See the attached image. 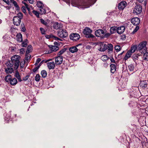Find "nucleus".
Returning a JSON list of instances; mask_svg holds the SVG:
<instances>
[{
	"label": "nucleus",
	"instance_id": "obj_1",
	"mask_svg": "<svg viewBox=\"0 0 148 148\" xmlns=\"http://www.w3.org/2000/svg\"><path fill=\"white\" fill-rule=\"evenodd\" d=\"M11 61H10L7 63L6 64L8 67H11L13 65L15 69H17L19 66L20 60L21 57L19 56L15 55L11 57Z\"/></svg>",
	"mask_w": 148,
	"mask_h": 148
},
{
	"label": "nucleus",
	"instance_id": "obj_2",
	"mask_svg": "<svg viewBox=\"0 0 148 148\" xmlns=\"http://www.w3.org/2000/svg\"><path fill=\"white\" fill-rule=\"evenodd\" d=\"M23 17V15L22 13H18L16 16H14L13 18V23L14 25L18 26L20 25L21 20Z\"/></svg>",
	"mask_w": 148,
	"mask_h": 148
},
{
	"label": "nucleus",
	"instance_id": "obj_3",
	"mask_svg": "<svg viewBox=\"0 0 148 148\" xmlns=\"http://www.w3.org/2000/svg\"><path fill=\"white\" fill-rule=\"evenodd\" d=\"M92 32V30L90 29V28L86 27L84 29L83 31V33L85 35L86 38L94 39L95 37L91 34Z\"/></svg>",
	"mask_w": 148,
	"mask_h": 148
},
{
	"label": "nucleus",
	"instance_id": "obj_4",
	"mask_svg": "<svg viewBox=\"0 0 148 148\" xmlns=\"http://www.w3.org/2000/svg\"><path fill=\"white\" fill-rule=\"evenodd\" d=\"M147 44L146 41H143L140 43L137 47V49L140 51H142L144 53L147 51L146 45Z\"/></svg>",
	"mask_w": 148,
	"mask_h": 148
},
{
	"label": "nucleus",
	"instance_id": "obj_5",
	"mask_svg": "<svg viewBox=\"0 0 148 148\" xmlns=\"http://www.w3.org/2000/svg\"><path fill=\"white\" fill-rule=\"evenodd\" d=\"M58 34L61 38H65L68 36V33L65 30L60 29L58 31Z\"/></svg>",
	"mask_w": 148,
	"mask_h": 148
},
{
	"label": "nucleus",
	"instance_id": "obj_6",
	"mask_svg": "<svg viewBox=\"0 0 148 148\" xmlns=\"http://www.w3.org/2000/svg\"><path fill=\"white\" fill-rule=\"evenodd\" d=\"M106 32V30H103L102 29H99L97 30L95 32L96 36L98 37H101L103 36L105 33Z\"/></svg>",
	"mask_w": 148,
	"mask_h": 148
},
{
	"label": "nucleus",
	"instance_id": "obj_7",
	"mask_svg": "<svg viewBox=\"0 0 148 148\" xmlns=\"http://www.w3.org/2000/svg\"><path fill=\"white\" fill-rule=\"evenodd\" d=\"M142 8L140 5L136 6L133 10V12L136 14H140L142 12Z\"/></svg>",
	"mask_w": 148,
	"mask_h": 148
},
{
	"label": "nucleus",
	"instance_id": "obj_8",
	"mask_svg": "<svg viewBox=\"0 0 148 148\" xmlns=\"http://www.w3.org/2000/svg\"><path fill=\"white\" fill-rule=\"evenodd\" d=\"M70 38L71 40L76 41L80 38V36L78 34L73 33L70 35Z\"/></svg>",
	"mask_w": 148,
	"mask_h": 148
},
{
	"label": "nucleus",
	"instance_id": "obj_9",
	"mask_svg": "<svg viewBox=\"0 0 148 148\" xmlns=\"http://www.w3.org/2000/svg\"><path fill=\"white\" fill-rule=\"evenodd\" d=\"M139 85L140 87L142 89L147 88L148 87V81L146 80L141 81Z\"/></svg>",
	"mask_w": 148,
	"mask_h": 148
},
{
	"label": "nucleus",
	"instance_id": "obj_10",
	"mask_svg": "<svg viewBox=\"0 0 148 148\" xmlns=\"http://www.w3.org/2000/svg\"><path fill=\"white\" fill-rule=\"evenodd\" d=\"M62 56H57L55 58V62L56 64L59 65L61 64L63 61Z\"/></svg>",
	"mask_w": 148,
	"mask_h": 148
},
{
	"label": "nucleus",
	"instance_id": "obj_11",
	"mask_svg": "<svg viewBox=\"0 0 148 148\" xmlns=\"http://www.w3.org/2000/svg\"><path fill=\"white\" fill-rule=\"evenodd\" d=\"M140 20L138 18H134L132 19L131 22L134 25H137L140 23Z\"/></svg>",
	"mask_w": 148,
	"mask_h": 148
},
{
	"label": "nucleus",
	"instance_id": "obj_12",
	"mask_svg": "<svg viewBox=\"0 0 148 148\" xmlns=\"http://www.w3.org/2000/svg\"><path fill=\"white\" fill-rule=\"evenodd\" d=\"M125 29V27L124 26L117 27V32L119 34H121L124 32Z\"/></svg>",
	"mask_w": 148,
	"mask_h": 148
},
{
	"label": "nucleus",
	"instance_id": "obj_13",
	"mask_svg": "<svg viewBox=\"0 0 148 148\" xmlns=\"http://www.w3.org/2000/svg\"><path fill=\"white\" fill-rule=\"evenodd\" d=\"M127 3L125 1H122L119 4L118 8L120 10H123L125 7Z\"/></svg>",
	"mask_w": 148,
	"mask_h": 148
},
{
	"label": "nucleus",
	"instance_id": "obj_14",
	"mask_svg": "<svg viewBox=\"0 0 148 148\" xmlns=\"http://www.w3.org/2000/svg\"><path fill=\"white\" fill-rule=\"evenodd\" d=\"M79 45H77L76 46H73L70 47L69 49V51L72 53H74L77 52L78 49L76 47L78 46Z\"/></svg>",
	"mask_w": 148,
	"mask_h": 148
},
{
	"label": "nucleus",
	"instance_id": "obj_15",
	"mask_svg": "<svg viewBox=\"0 0 148 148\" xmlns=\"http://www.w3.org/2000/svg\"><path fill=\"white\" fill-rule=\"evenodd\" d=\"M110 71L111 73H114L116 71V67L115 64H112L110 65Z\"/></svg>",
	"mask_w": 148,
	"mask_h": 148
},
{
	"label": "nucleus",
	"instance_id": "obj_16",
	"mask_svg": "<svg viewBox=\"0 0 148 148\" xmlns=\"http://www.w3.org/2000/svg\"><path fill=\"white\" fill-rule=\"evenodd\" d=\"M24 0L25 1H23L22 2V3L23 4H24L25 5V7L27 8V10L28 11L29 14L30 15H31L32 13H31V12H30L31 9L29 7V5H28L26 3L27 0ZM28 0L29 1V0Z\"/></svg>",
	"mask_w": 148,
	"mask_h": 148
},
{
	"label": "nucleus",
	"instance_id": "obj_17",
	"mask_svg": "<svg viewBox=\"0 0 148 148\" xmlns=\"http://www.w3.org/2000/svg\"><path fill=\"white\" fill-rule=\"evenodd\" d=\"M55 66V64L53 62H50L47 63L48 67L50 69H53L54 68Z\"/></svg>",
	"mask_w": 148,
	"mask_h": 148
},
{
	"label": "nucleus",
	"instance_id": "obj_18",
	"mask_svg": "<svg viewBox=\"0 0 148 148\" xmlns=\"http://www.w3.org/2000/svg\"><path fill=\"white\" fill-rule=\"evenodd\" d=\"M108 49L107 46L106 44H103L100 45V47L99 50L101 51H104Z\"/></svg>",
	"mask_w": 148,
	"mask_h": 148
},
{
	"label": "nucleus",
	"instance_id": "obj_19",
	"mask_svg": "<svg viewBox=\"0 0 148 148\" xmlns=\"http://www.w3.org/2000/svg\"><path fill=\"white\" fill-rule=\"evenodd\" d=\"M17 41L19 42L23 41L22 36L20 33H18L16 36Z\"/></svg>",
	"mask_w": 148,
	"mask_h": 148
},
{
	"label": "nucleus",
	"instance_id": "obj_20",
	"mask_svg": "<svg viewBox=\"0 0 148 148\" xmlns=\"http://www.w3.org/2000/svg\"><path fill=\"white\" fill-rule=\"evenodd\" d=\"M5 71L7 74L11 73L13 71V68L11 67H7L5 69Z\"/></svg>",
	"mask_w": 148,
	"mask_h": 148
},
{
	"label": "nucleus",
	"instance_id": "obj_21",
	"mask_svg": "<svg viewBox=\"0 0 148 148\" xmlns=\"http://www.w3.org/2000/svg\"><path fill=\"white\" fill-rule=\"evenodd\" d=\"M11 85L12 86L16 85L17 83V79L15 78H12L10 82Z\"/></svg>",
	"mask_w": 148,
	"mask_h": 148
},
{
	"label": "nucleus",
	"instance_id": "obj_22",
	"mask_svg": "<svg viewBox=\"0 0 148 148\" xmlns=\"http://www.w3.org/2000/svg\"><path fill=\"white\" fill-rule=\"evenodd\" d=\"M49 47L50 49L52 51H56L59 49V48L58 46L55 45H51L50 47Z\"/></svg>",
	"mask_w": 148,
	"mask_h": 148
},
{
	"label": "nucleus",
	"instance_id": "obj_23",
	"mask_svg": "<svg viewBox=\"0 0 148 148\" xmlns=\"http://www.w3.org/2000/svg\"><path fill=\"white\" fill-rule=\"evenodd\" d=\"M15 76L17 78L18 81L20 82H21L22 80L21 79V76L20 75L18 71H16L15 74Z\"/></svg>",
	"mask_w": 148,
	"mask_h": 148
},
{
	"label": "nucleus",
	"instance_id": "obj_24",
	"mask_svg": "<svg viewBox=\"0 0 148 148\" xmlns=\"http://www.w3.org/2000/svg\"><path fill=\"white\" fill-rule=\"evenodd\" d=\"M132 53V52H131V51H128L124 57V59L125 60H127L130 57Z\"/></svg>",
	"mask_w": 148,
	"mask_h": 148
},
{
	"label": "nucleus",
	"instance_id": "obj_25",
	"mask_svg": "<svg viewBox=\"0 0 148 148\" xmlns=\"http://www.w3.org/2000/svg\"><path fill=\"white\" fill-rule=\"evenodd\" d=\"M101 59L103 62H106L109 60V57L108 56L106 55H103L101 57Z\"/></svg>",
	"mask_w": 148,
	"mask_h": 148
},
{
	"label": "nucleus",
	"instance_id": "obj_26",
	"mask_svg": "<svg viewBox=\"0 0 148 148\" xmlns=\"http://www.w3.org/2000/svg\"><path fill=\"white\" fill-rule=\"evenodd\" d=\"M12 79L11 75H8L5 77V80L7 82H10Z\"/></svg>",
	"mask_w": 148,
	"mask_h": 148
},
{
	"label": "nucleus",
	"instance_id": "obj_27",
	"mask_svg": "<svg viewBox=\"0 0 148 148\" xmlns=\"http://www.w3.org/2000/svg\"><path fill=\"white\" fill-rule=\"evenodd\" d=\"M110 32L112 34L117 32V27H112L110 29Z\"/></svg>",
	"mask_w": 148,
	"mask_h": 148
},
{
	"label": "nucleus",
	"instance_id": "obj_28",
	"mask_svg": "<svg viewBox=\"0 0 148 148\" xmlns=\"http://www.w3.org/2000/svg\"><path fill=\"white\" fill-rule=\"evenodd\" d=\"M66 49L64 48L60 51L57 54V56H61L62 54L66 51Z\"/></svg>",
	"mask_w": 148,
	"mask_h": 148
},
{
	"label": "nucleus",
	"instance_id": "obj_29",
	"mask_svg": "<svg viewBox=\"0 0 148 148\" xmlns=\"http://www.w3.org/2000/svg\"><path fill=\"white\" fill-rule=\"evenodd\" d=\"M32 11L31 10V12H31L32 13V12L33 14H34L36 16L39 18V13H38V12L36 10H33L32 9ZM32 15H31V16H32V14H31Z\"/></svg>",
	"mask_w": 148,
	"mask_h": 148
},
{
	"label": "nucleus",
	"instance_id": "obj_30",
	"mask_svg": "<svg viewBox=\"0 0 148 148\" xmlns=\"http://www.w3.org/2000/svg\"><path fill=\"white\" fill-rule=\"evenodd\" d=\"M139 56V55L138 54H134L132 56V58L135 62L138 60Z\"/></svg>",
	"mask_w": 148,
	"mask_h": 148
},
{
	"label": "nucleus",
	"instance_id": "obj_31",
	"mask_svg": "<svg viewBox=\"0 0 148 148\" xmlns=\"http://www.w3.org/2000/svg\"><path fill=\"white\" fill-rule=\"evenodd\" d=\"M41 74L43 78L46 77L47 75V72L45 70H42L41 71Z\"/></svg>",
	"mask_w": 148,
	"mask_h": 148
},
{
	"label": "nucleus",
	"instance_id": "obj_32",
	"mask_svg": "<svg viewBox=\"0 0 148 148\" xmlns=\"http://www.w3.org/2000/svg\"><path fill=\"white\" fill-rule=\"evenodd\" d=\"M40 12V13L41 14H45L46 13V10L43 8V7L39 9Z\"/></svg>",
	"mask_w": 148,
	"mask_h": 148
},
{
	"label": "nucleus",
	"instance_id": "obj_33",
	"mask_svg": "<svg viewBox=\"0 0 148 148\" xmlns=\"http://www.w3.org/2000/svg\"><path fill=\"white\" fill-rule=\"evenodd\" d=\"M60 25L58 23H55L54 24L53 27L54 28L56 29H59L60 27Z\"/></svg>",
	"mask_w": 148,
	"mask_h": 148
},
{
	"label": "nucleus",
	"instance_id": "obj_34",
	"mask_svg": "<svg viewBox=\"0 0 148 148\" xmlns=\"http://www.w3.org/2000/svg\"><path fill=\"white\" fill-rule=\"evenodd\" d=\"M32 49V47L31 45H29L28 46L27 48V50L26 51L27 53H29L31 51Z\"/></svg>",
	"mask_w": 148,
	"mask_h": 148
},
{
	"label": "nucleus",
	"instance_id": "obj_35",
	"mask_svg": "<svg viewBox=\"0 0 148 148\" xmlns=\"http://www.w3.org/2000/svg\"><path fill=\"white\" fill-rule=\"evenodd\" d=\"M143 59L144 60L148 61V52H146L144 54Z\"/></svg>",
	"mask_w": 148,
	"mask_h": 148
},
{
	"label": "nucleus",
	"instance_id": "obj_36",
	"mask_svg": "<svg viewBox=\"0 0 148 148\" xmlns=\"http://www.w3.org/2000/svg\"><path fill=\"white\" fill-rule=\"evenodd\" d=\"M27 39H26L24 40V41H23L22 43V47H25L27 45Z\"/></svg>",
	"mask_w": 148,
	"mask_h": 148
},
{
	"label": "nucleus",
	"instance_id": "obj_37",
	"mask_svg": "<svg viewBox=\"0 0 148 148\" xmlns=\"http://www.w3.org/2000/svg\"><path fill=\"white\" fill-rule=\"evenodd\" d=\"M25 56V59L26 60L28 61L30 58L31 55L29 53H27L26 52Z\"/></svg>",
	"mask_w": 148,
	"mask_h": 148
},
{
	"label": "nucleus",
	"instance_id": "obj_38",
	"mask_svg": "<svg viewBox=\"0 0 148 148\" xmlns=\"http://www.w3.org/2000/svg\"><path fill=\"white\" fill-rule=\"evenodd\" d=\"M37 7H38L39 9L43 7V4L40 1H39L37 3Z\"/></svg>",
	"mask_w": 148,
	"mask_h": 148
},
{
	"label": "nucleus",
	"instance_id": "obj_39",
	"mask_svg": "<svg viewBox=\"0 0 148 148\" xmlns=\"http://www.w3.org/2000/svg\"><path fill=\"white\" fill-rule=\"evenodd\" d=\"M40 76L38 74H36L35 77V80L37 82H38L40 79Z\"/></svg>",
	"mask_w": 148,
	"mask_h": 148
},
{
	"label": "nucleus",
	"instance_id": "obj_40",
	"mask_svg": "<svg viewBox=\"0 0 148 148\" xmlns=\"http://www.w3.org/2000/svg\"><path fill=\"white\" fill-rule=\"evenodd\" d=\"M108 50L110 51H112L113 49V46L111 44H109L108 45Z\"/></svg>",
	"mask_w": 148,
	"mask_h": 148
},
{
	"label": "nucleus",
	"instance_id": "obj_41",
	"mask_svg": "<svg viewBox=\"0 0 148 148\" xmlns=\"http://www.w3.org/2000/svg\"><path fill=\"white\" fill-rule=\"evenodd\" d=\"M21 30L23 32H25L26 30V29H25L24 24L23 23L21 24Z\"/></svg>",
	"mask_w": 148,
	"mask_h": 148
},
{
	"label": "nucleus",
	"instance_id": "obj_42",
	"mask_svg": "<svg viewBox=\"0 0 148 148\" xmlns=\"http://www.w3.org/2000/svg\"><path fill=\"white\" fill-rule=\"evenodd\" d=\"M114 49L116 52H118L121 50V47L119 45H116L115 46Z\"/></svg>",
	"mask_w": 148,
	"mask_h": 148
},
{
	"label": "nucleus",
	"instance_id": "obj_43",
	"mask_svg": "<svg viewBox=\"0 0 148 148\" xmlns=\"http://www.w3.org/2000/svg\"><path fill=\"white\" fill-rule=\"evenodd\" d=\"M12 3L16 9V10H19L20 8L18 5H17V2L16 1H14Z\"/></svg>",
	"mask_w": 148,
	"mask_h": 148
},
{
	"label": "nucleus",
	"instance_id": "obj_44",
	"mask_svg": "<svg viewBox=\"0 0 148 148\" xmlns=\"http://www.w3.org/2000/svg\"><path fill=\"white\" fill-rule=\"evenodd\" d=\"M128 67L130 71H132L134 69V66L132 64H131L128 66Z\"/></svg>",
	"mask_w": 148,
	"mask_h": 148
},
{
	"label": "nucleus",
	"instance_id": "obj_45",
	"mask_svg": "<svg viewBox=\"0 0 148 148\" xmlns=\"http://www.w3.org/2000/svg\"><path fill=\"white\" fill-rule=\"evenodd\" d=\"M139 27L138 26H136L135 28L134 29L133 31L132 32V33L133 34H134L135 32H136L139 29Z\"/></svg>",
	"mask_w": 148,
	"mask_h": 148
},
{
	"label": "nucleus",
	"instance_id": "obj_46",
	"mask_svg": "<svg viewBox=\"0 0 148 148\" xmlns=\"http://www.w3.org/2000/svg\"><path fill=\"white\" fill-rule=\"evenodd\" d=\"M40 29L42 34H45V31L43 28L41 27Z\"/></svg>",
	"mask_w": 148,
	"mask_h": 148
},
{
	"label": "nucleus",
	"instance_id": "obj_47",
	"mask_svg": "<svg viewBox=\"0 0 148 148\" xmlns=\"http://www.w3.org/2000/svg\"><path fill=\"white\" fill-rule=\"evenodd\" d=\"M40 21L41 23L42 24L45 25H47V22L45 21L42 18L40 19Z\"/></svg>",
	"mask_w": 148,
	"mask_h": 148
},
{
	"label": "nucleus",
	"instance_id": "obj_48",
	"mask_svg": "<svg viewBox=\"0 0 148 148\" xmlns=\"http://www.w3.org/2000/svg\"><path fill=\"white\" fill-rule=\"evenodd\" d=\"M40 65H39L33 69V72H35L40 67Z\"/></svg>",
	"mask_w": 148,
	"mask_h": 148
},
{
	"label": "nucleus",
	"instance_id": "obj_49",
	"mask_svg": "<svg viewBox=\"0 0 148 148\" xmlns=\"http://www.w3.org/2000/svg\"><path fill=\"white\" fill-rule=\"evenodd\" d=\"M112 34L110 33H105V34H104V36L106 38H108Z\"/></svg>",
	"mask_w": 148,
	"mask_h": 148
},
{
	"label": "nucleus",
	"instance_id": "obj_50",
	"mask_svg": "<svg viewBox=\"0 0 148 148\" xmlns=\"http://www.w3.org/2000/svg\"><path fill=\"white\" fill-rule=\"evenodd\" d=\"M53 35H46L45 36V37L47 39L49 38H53Z\"/></svg>",
	"mask_w": 148,
	"mask_h": 148
},
{
	"label": "nucleus",
	"instance_id": "obj_51",
	"mask_svg": "<svg viewBox=\"0 0 148 148\" xmlns=\"http://www.w3.org/2000/svg\"><path fill=\"white\" fill-rule=\"evenodd\" d=\"M53 38L54 40H60V41L62 40H61V39H60V38H58V37H56L54 36H53Z\"/></svg>",
	"mask_w": 148,
	"mask_h": 148
},
{
	"label": "nucleus",
	"instance_id": "obj_52",
	"mask_svg": "<svg viewBox=\"0 0 148 148\" xmlns=\"http://www.w3.org/2000/svg\"><path fill=\"white\" fill-rule=\"evenodd\" d=\"M29 77V75H26L25 77L23 78V80L24 81H27Z\"/></svg>",
	"mask_w": 148,
	"mask_h": 148
},
{
	"label": "nucleus",
	"instance_id": "obj_53",
	"mask_svg": "<svg viewBox=\"0 0 148 148\" xmlns=\"http://www.w3.org/2000/svg\"><path fill=\"white\" fill-rule=\"evenodd\" d=\"M41 60L40 58H38L36 61L35 65H36L37 64L41 61Z\"/></svg>",
	"mask_w": 148,
	"mask_h": 148
},
{
	"label": "nucleus",
	"instance_id": "obj_54",
	"mask_svg": "<svg viewBox=\"0 0 148 148\" xmlns=\"http://www.w3.org/2000/svg\"><path fill=\"white\" fill-rule=\"evenodd\" d=\"M26 8H27L25 7L24 6H22V10L23 12L25 13V12H26Z\"/></svg>",
	"mask_w": 148,
	"mask_h": 148
},
{
	"label": "nucleus",
	"instance_id": "obj_55",
	"mask_svg": "<svg viewBox=\"0 0 148 148\" xmlns=\"http://www.w3.org/2000/svg\"><path fill=\"white\" fill-rule=\"evenodd\" d=\"M25 61L23 62H23H21L20 63V67L21 68H23L24 66Z\"/></svg>",
	"mask_w": 148,
	"mask_h": 148
},
{
	"label": "nucleus",
	"instance_id": "obj_56",
	"mask_svg": "<svg viewBox=\"0 0 148 148\" xmlns=\"http://www.w3.org/2000/svg\"><path fill=\"white\" fill-rule=\"evenodd\" d=\"M135 51V48L134 47H132L131 48V49L129 51H131V52L132 53L134 52Z\"/></svg>",
	"mask_w": 148,
	"mask_h": 148
},
{
	"label": "nucleus",
	"instance_id": "obj_57",
	"mask_svg": "<svg viewBox=\"0 0 148 148\" xmlns=\"http://www.w3.org/2000/svg\"><path fill=\"white\" fill-rule=\"evenodd\" d=\"M108 66V64L107 62H105L103 63V66L104 67L106 68Z\"/></svg>",
	"mask_w": 148,
	"mask_h": 148
},
{
	"label": "nucleus",
	"instance_id": "obj_58",
	"mask_svg": "<svg viewBox=\"0 0 148 148\" xmlns=\"http://www.w3.org/2000/svg\"><path fill=\"white\" fill-rule=\"evenodd\" d=\"M25 52V50L24 48H22L20 49V53L21 54H23Z\"/></svg>",
	"mask_w": 148,
	"mask_h": 148
},
{
	"label": "nucleus",
	"instance_id": "obj_59",
	"mask_svg": "<svg viewBox=\"0 0 148 148\" xmlns=\"http://www.w3.org/2000/svg\"><path fill=\"white\" fill-rule=\"evenodd\" d=\"M111 62H112L115 63V62L113 58H110Z\"/></svg>",
	"mask_w": 148,
	"mask_h": 148
},
{
	"label": "nucleus",
	"instance_id": "obj_60",
	"mask_svg": "<svg viewBox=\"0 0 148 148\" xmlns=\"http://www.w3.org/2000/svg\"><path fill=\"white\" fill-rule=\"evenodd\" d=\"M3 1H4L7 4H9V0H3Z\"/></svg>",
	"mask_w": 148,
	"mask_h": 148
},
{
	"label": "nucleus",
	"instance_id": "obj_61",
	"mask_svg": "<svg viewBox=\"0 0 148 148\" xmlns=\"http://www.w3.org/2000/svg\"><path fill=\"white\" fill-rule=\"evenodd\" d=\"M54 45H59V43L57 42H54Z\"/></svg>",
	"mask_w": 148,
	"mask_h": 148
},
{
	"label": "nucleus",
	"instance_id": "obj_62",
	"mask_svg": "<svg viewBox=\"0 0 148 148\" xmlns=\"http://www.w3.org/2000/svg\"><path fill=\"white\" fill-rule=\"evenodd\" d=\"M29 2L31 4H33L34 3V0H29Z\"/></svg>",
	"mask_w": 148,
	"mask_h": 148
},
{
	"label": "nucleus",
	"instance_id": "obj_63",
	"mask_svg": "<svg viewBox=\"0 0 148 148\" xmlns=\"http://www.w3.org/2000/svg\"><path fill=\"white\" fill-rule=\"evenodd\" d=\"M14 29H15V28H14V27H12L11 28V30H11V32H13V30H14Z\"/></svg>",
	"mask_w": 148,
	"mask_h": 148
},
{
	"label": "nucleus",
	"instance_id": "obj_64",
	"mask_svg": "<svg viewBox=\"0 0 148 148\" xmlns=\"http://www.w3.org/2000/svg\"><path fill=\"white\" fill-rule=\"evenodd\" d=\"M140 3H142L143 2L144 0H137Z\"/></svg>",
	"mask_w": 148,
	"mask_h": 148
}]
</instances>
